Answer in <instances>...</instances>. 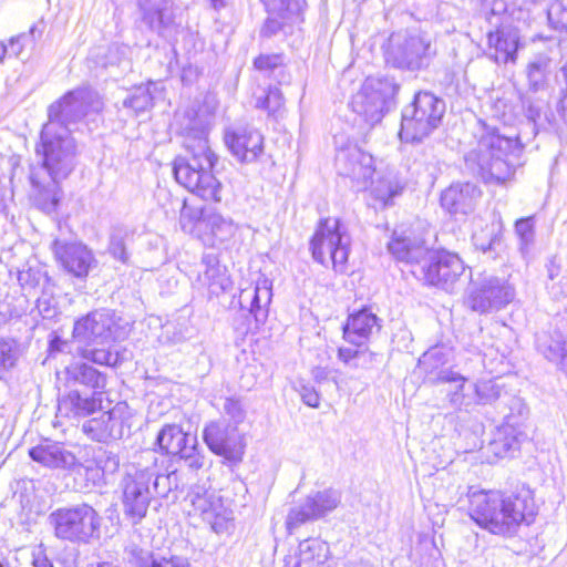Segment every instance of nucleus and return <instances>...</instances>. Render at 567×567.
Returning a JSON list of instances; mask_svg holds the SVG:
<instances>
[{
    "instance_id": "nucleus-6",
    "label": "nucleus",
    "mask_w": 567,
    "mask_h": 567,
    "mask_svg": "<svg viewBox=\"0 0 567 567\" xmlns=\"http://www.w3.org/2000/svg\"><path fill=\"white\" fill-rule=\"evenodd\" d=\"M445 102L429 91H421L402 111L400 136L417 143L429 137L441 124Z\"/></svg>"
},
{
    "instance_id": "nucleus-54",
    "label": "nucleus",
    "mask_w": 567,
    "mask_h": 567,
    "mask_svg": "<svg viewBox=\"0 0 567 567\" xmlns=\"http://www.w3.org/2000/svg\"><path fill=\"white\" fill-rule=\"evenodd\" d=\"M284 104V99L278 87H269L266 94L256 99L255 106L266 110L269 114L278 112Z\"/></svg>"
},
{
    "instance_id": "nucleus-55",
    "label": "nucleus",
    "mask_w": 567,
    "mask_h": 567,
    "mask_svg": "<svg viewBox=\"0 0 567 567\" xmlns=\"http://www.w3.org/2000/svg\"><path fill=\"white\" fill-rule=\"evenodd\" d=\"M225 415L229 417L231 425H238L246 419V410L239 399L226 398L223 404Z\"/></svg>"
},
{
    "instance_id": "nucleus-61",
    "label": "nucleus",
    "mask_w": 567,
    "mask_h": 567,
    "mask_svg": "<svg viewBox=\"0 0 567 567\" xmlns=\"http://www.w3.org/2000/svg\"><path fill=\"white\" fill-rule=\"evenodd\" d=\"M300 396L305 404L311 408H318L320 404V396L313 386L310 385H301Z\"/></svg>"
},
{
    "instance_id": "nucleus-8",
    "label": "nucleus",
    "mask_w": 567,
    "mask_h": 567,
    "mask_svg": "<svg viewBox=\"0 0 567 567\" xmlns=\"http://www.w3.org/2000/svg\"><path fill=\"white\" fill-rule=\"evenodd\" d=\"M399 89L392 78H368L352 96L351 107L365 123L373 126L389 111Z\"/></svg>"
},
{
    "instance_id": "nucleus-28",
    "label": "nucleus",
    "mask_w": 567,
    "mask_h": 567,
    "mask_svg": "<svg viewBox=\"0 0 567 567\" xmlns=\"http://www.w3.org/2000/svg\"><path fill=\"white\" fill-rule=\"evenodd\" d=\"M380 319L369 308L350 315L342 328L343 339L352 344H363L374 331L381 328Z\"/></svg>"
},
{
    "instance_id": "nucleus-15",
    "label": "nucleus",
    "mask_w": 567,
    "mask_h": 567,
    "mask_svg": "<svg viewBox=\"0 0 567 567\" xmlns=\"http://www.w3.org/2000/svg\"><path fill=\"white\" fill-rule=\"evenodd\" d=\"M515 296V288L507 279L489 276L473 282L467 303L472 310L487 313L505 308Z\"/></svg>"
},
{
    "instance_id": "nucleus-26",
    "label": "nucleus",
    "mask_w": 567,
    "mask_h": 567,
    "mask_svg": "<svg viewBox=\"0 0 567 567\" xmlns=\"http://www.w3.org/2000/svg\"><path fill=\"white\" fill-rule=\"evenodd\" d=\"M101 393L96 391L87 394L78 390H70L59 399L58 413L62 417L80 420L97 412L101 409Z\"/></svg>"
},
{
    "instance_id": "nucleus-42",
    "label": "nucleus",
    "mask_w": 567,
    "mask_h": 567,
    "mask_svg": "<svg viewBox=\"0 0 567 567\" xmlns=\"http://www.w3.org/2000/svg\"><path fill=\"white\" fill-rule=\"evenodd\" d=\"M515 235L518 238V250L524 259H527L535 244V217L519 218L514 225Z\"/></svg>"
},
{
    "instance_id": "nucleus-20",
    "label": "nucleus",
    "mask_w": 567,
    "mask_h": 567,
    "mask_svg": "<svg viewBox=\"0 0 567 567\" xmlns=\"http://www.w3.org/2000/svg\"><path fill=\"white\" fill-rule=\"evenodd\" d=\"M56 261L76 278H85L97 265L93 251L80 241L56 238L51 244Z\"/></svg>"
},
{
    "instance_id": "nucleus-34",
    "label": "nucleus",
    "mask_w": 567,
    "mask_h": 567,
    "mask_svg": "<svg viewBox=\"0 0 567 567\" xmlns=\"http://www.w3.org/2000/svg\"><path fill=\"white\" fill-rule=\"evenodd\" d=\"M195 437L184 432L178 424H165L156 435L155 445L164 454L177 456Z\"/></svg>"
},
{
    "instance_id": "nucleus-13",
    "label": "nucleus",
    "mask_w": 567,
    "mask_h": 567,
    "mask_svg": "<svg viewBox=\"0 0 567 567\" xmlns=\"http://www.w3.org/2000/svg\"><path fill=\"white\" fill-rule=\"evenodd\" d=\"M203 441L215 455L225 462L237 464L245 453V441L236 425L225 419L208 422L203 430Z\"/></svg>"
},
{
    "instance_id": "nucleus-46",
    "label": "nucleus",
    "mask_w": 567,
    "mask_h": 567,
    "mask_svg": "<svg viewBox=\"0 0 567 567\" xmlns=\"http://www.w3.org/2000/svg\"><path fill=\"white\" fill-rule=\"evenodd\" d=\"M152 551L134 539H131L124 549V559L135 567H150L154 560Z\"/></svg>"
},
{
    "instance_id": "nucleus-52",
    "label": "nucleus",
    "mask_w": 567,
    "mask_h": 567,
    "mask_svg": "<svg viewBox=\"0 0 567 567\" xmlns=\"http://www.w3.org/2000/svg\"><path fill=\"white\" fill-rule=\"evenodd\" d=\"M475 392L480 403L488 404L502 396V386L496 380L480 381L475 383Z\"/></svg>"
},
{
    "instance_id": "nucleus-59",
    "label": "nucleus",
    "mask_w": 567,
    "mask_h": 567,
    "mask_svg": "<svg viewBox=\"0 0 567 567\" xmlns=\"http://www.w3.org/2000/svg\"><path fill=\"white\" fill-rule=\"evenodd\" d=\"M17 354L11 342L0 340V372L7 371L16 363Z\"/></svg>"
},
{
    "instance_id": "nucleus-14",
    "label": "nucleus",
    "mask_w": 567,
    "mask_h": 567,
    "mask_svg": "<svg viewBox=\"0 0 567 567\" xmlns=\"http://www.w3.org/2000/svg\"><path fill=\"white\" fill-rule=\"evenodd\" d=\"M185 503L189 506L188 515L200 517L214 532L223 533L227 529L230 513L224 506L221 497L210 486L207 487L205 484L192 486Z\"/></svg>"
},
{
    "instance_id": "nucleus-53",
    "label": "nucleus",
    "mask_w": 567,
    "mask_h": 567,
    "mask_svg": "<svg viewBox=\"0 0 567 567\" xmlns=\"http://www.w3.org/2000/svg\"><path fill=\"white\" fill-rule=\"evenodd\" d=\"M547 63L544 60H536L527 65V79L529 90L538 92L545 85Z\"/></svg>"
},
{
    "instance_id": "nucleus-18",
    "label": "nucleus",
    "mask_w": 567,
    "mask_h": 567,
    "mask_svg": "<svg viewBox=\"0 0 567 567\" xmlns=\"http://www.w3.org/2000/svg\"><path fill=\"white\" fill-rule=\"evenodd\" d=\"M341 503V493L333 488H326L308 495L305 501L292 507L287 516L286 525L289 530L302 524L318 520L333 512Z\"/></svg>"
},
{
    "instance_id": "nucleus-51",
    "label": "nucleus",
    "mask_w": 567,
    "mask_h": 567,
    "mask_svg": "<svg viewBox=\"0 0 567 567\" xmlns=\"http://www.w3.org/2000/svg\"><path fill=\"white\" fill-rule=\"evenodd\" d=\"M507 10L505 0H487L484 4L485 20L492 28L503 27V17Z\"/></svg>"
},
{
    "instance_id": "nucleus-31",
    "label": "nucleus",
    "mask_w": 567,
    "mask_h": 567,
    "mask_svg": "<svg viewBox=\"0 0 567 567\" xmlns=\"http://www.w3.org/2000/svg\"><path fill=\"white\" fill-rule=\"evenodd\" d=\"M519 425V421H515L513 414L505 415V423L491 442L492 450L497 456L504 457L513 454L527 440V434L518 429Z\"/></svg>"
},
{
    "instance_id": "nucleus-32",
    "label": "nucleus",
    "mask_w": 567,
    "mask_h": 567,
    "mask_svg": "<svg viewBox=\"0 0 567 567\" xmlns=\"http://www.w3.org/2000/svg\"><path fill=\"white\" fill-rule=\"evenodd\" d=\"M388 249L396 260L411 265L412 269L426 261L430 251L423 240L399 236L392 238Z\"/></svg>"
},
{
    "instance_id": "nucleus-43",
    "label": "nucleus",
    "mask_w": 567,
    "mask_h": 567,
    "mask_svg": "<svg viewBox=\"0 0 567 567\" xmlns=\"http://www.w3.org/2000/svg\"><path fill=\"white\" fill-rule=\"evenodd\" d=\"M73 471H75V485L80 489H92L104 484V475L91 461L86 462V464H80L76 461V466Z\"/></svg>"
},
{
    "instance_id": "nucleus-60",
    "label": "nucleus",
    "mask_w": 567,
    "mask_h": 567,
    "mask_svg": "<svg viewBox=\"0 0 567 567\" xmlns=\"http://www.w3.org/2000/svg\"><path fill=\"white\" fill-rule=\"evenodd\" d=\"M37 308L43 319H53L59 312L55 300L45 293L37 298Z\"/></svg>"
},
{
    "instance_id": "nucleus-63",
    "label": "nucleus",
    "mask_w": 567,
    "mask_h": 567,
    "mask_svg": "<svg viewBox=\"0 0 567 567\" xmlns=\"http://www.w3.org/2000/svg\"><path fill=\"white\" fill-rule=\"evenodd\" d=\"M281 28H282V23L279 19L268 18L261 28L260 34L262 37L269 38V37L275 35L278 31H280Z\"/></svg>"
},
{
    "instance_id": "nucleus-1",
    "label": "nucleus",
    "mask_w": 567,
    "mask_h": 567,
    "mask_svg": "<svg viewBox=\"0 0 567 567\" xmlns=\"http://www.w3.org/2000/svg\"><path fill=\"white\" fill-rule=\"evenodd\" d=\"M35 154L41 159L32 167L30 182L37 206L47 213L55 210L60 200V182L65 179L76 165L78 147L70 132L41 130Z\"/></svg>"
},
{
    "instance_id": "nucleus-2",
    "label": "nucleus",
    "mask_w": 567,
    "mask_h": 567,
    "mask_svg": "<svg viewBox=\"0 0 567 567\" xmlns=\"http://www.w3.org/2000/svg\"><path fill=\"white\" fill-rule=\"evenodd\" d=\"M468 497L471 518L494 535L514 536L520 525L534 516V502L528 489L508 495L475 491Z\"/></svg>"
},
{
    "instance_id": "nucleus-23",
    "label": "nucleus",
    "mask_w": 567,
    "mask_h": 567,
    "mask_svg": "<svg viewBox=\"0 0 567 567\" xmlns=\"http://www.w3.org/2000/svg\"><path fill=\"white\" fill-rule=\"evenodd\" d=\"M196 234L204 245L218 247L229 241L237 231L233 219L221 214L204 209L195 221Z\"/></svg>"
},
{
    "instance_id": "nucleus-33",
    "label": "nucleus",
    "mask_w": 567,
    "mask_h": 567,
    "mask_svg": "<svg viewBox=\"0 0 567 567\" xmlns=\"http://www.w3.org/2000/svg\"><path fill=\"white\" fill-rule=\"evenodd\" d=\"M371 195L383 206L392 204L393 198L400 196L405 187V182L392 169L379 174L375 181L370 179Z\"/></svg>"
},
{
    "instance_id": "nucleus-19",
    "label": "nucleus",
    "mask_w": 567,
    "mask_h": 567,
    "mask_svg": "<svg viewBox=\"0 0 567 567\" xmlns=\"http://www.w3.org/2000/svg\"><path fill=\"white\" fill-rule=\"evenodd\" d=\"M141 21L146 28L165 40H175L181 23L172 0H137Z\"/></svg>"
},
{
    "instance_id": "nucleus-10",
    "label": "nucleus",
    "mask_w": 567,
    "mask_h": 567,
    "mask_svg": "<svg viewBox=\"0 0 567 567\" xmlns=\"http://www.w3.org/2000/svg\"><path fill=\"white\" fill-rule=\"evenodd\" d=\"M436 54L431 39L422 33L393 37L386 61L394 68L417 71L425 68Z\"/></svg>"
},
{
    "instance_id": "nucleus-36",
    "label": "nucleus",
    "mask_w": 567,
    "mask_h": 567,
    "mask_svg": "<svg viewBox=\"0 0 567 567\" xmlns=\"http://www.w3.org/2000/svg\"><path fill=\"white\" fill-rule=\"evenodd\" d=\"M156 467L157 461H155L153 467H145L141 470L151 476V488L154 499L156 497L166 498L171 492L178 488L179 477L177 468L169 465L165 470V473H159Z\"/></svg>"
},
{
    "instance_id": "nucleus-37",
    "label": "nucleus",
    "mask_w": 567,
    "mask_h": 567,
    "mask_svg": "<svg viewBox=\"0 0 567 567\" xmlns=\"http://www.w3.org/2000/svg\"><path fill=\"white\" fill-rule=\"evenodd\" d=\"M473 244L483 252L498 255L503 247V223L501 219L492 221L480 231L473 234Z\"/></svg>"
},
{
    "instance_id": "nucleus-44",
    "label": "nucleus",
    "mask_w": 567,
    "mask_h": 567,
    "mask_svg": "<svg viewBox=\"0 0 567 567\" xmlns=\"http://www.w3.org/2000/svg\"><path fill=\"white\" fill-rule=\"evenodd\" d=\"M81 354L84 359L100 365L115 367L120 362L117 351H112L110 344L85 343Z\"/></svg>"
},
{
    "instance_id": "nucleus-4",
    "label": "nucleus",
    "mask_w": 567,
    "mask_h": 567,
    "mask_svg": "<svg viewBox=\"0 0 567 567\" xmlns=\"http://www.w3.org/2000/svg\"><path fill=\"white\" fill-rule=\"evenodd\" d=\"M477 146L465 156V163L485 183H504L514 174L509 156L519 151L517 141L501 135L496 127L478 122Z\"/></svg>"
},
{
    "instance_id": "nucleus-48",
    "label": "nucleus",
    "mask_w": 567,
    "mask_h": 567,
    "mask_svg": "<svg viewBox=\"0 0 567 567\" xmlns=\"http://www.w3.org/2000/svg\"><path fill=\"white\" fill-rule=\"evenodd\" d=\"M177 456L192 471H199L206 464V456L204 451L199 449L197 437L193 439Z\"/></svg>"
},
{
    "instance_id": "nucleus-12",
    "label": "nucleus",
    "mask_w": 567,
    "mask_h": 567,
    "mask_svg": "<svg viewBox=\"0 0 567 567\" xmlns=\"http://www.w3.org/2000/svg\"><path fill=\"white\" fill-rule=\"evenodd\" d=\"M464 271L465 266L461 258L446 251H429L426 261H423L417 268L411 269V272L420 281L444 290H451Z\"/></svg>"
},
{
    "instance_id": "nucleus-62",
    "label": "nucleus",
    "mask_w": 567,
    "mask_h": 567,
    "mask_svg": "<svg viewBox=\"0 0 567 567\" xmlns=\"http://www.w3.org/2000/svg\"><path fill=\"white\" fill-rule=\"evenodd\" d=\"M150 567H189V564L183 557L173 556L171 558H154Z\"/></svg>"
},
{
    "instance_id": "nucleus-49",
    "label": "nucleus",
    "mask_w": 567,
    "mask_h": 567,
    "mask_svg": "<svg viewBox=\"0 0 567 567\" xmlns=\"http://www.w3.org/2000/svg\"><path fill=\"white\" fill-rule=\"evenodd\" d=\"M91 462L105 474L115 473L120 466V458L116 453L99 447L93 451Z\"/></svg>"
},
{
    "instance_id": "nucleus-64",
    "label": "nucleus",
    "mask_w": 567,
    "mask_h": 567,
    "mask_svg": "<svg viewBox=\"0 0 567 567\" xmlns=\"http://www.w3.org/2000/svg\"><path fill=\"white\" fill-rule=\"evenodd\" d=\"M509 410L511 412L508 414H513L515 421H517V417L524 419L528 413V409L525 403L522 401V399L516 396L511 398Z\"/></svg>"
},
{
    "instance_id": "nucleus-35",
    "label": "nucleus",
    "mask_w": 567,
    "mask_h": 567,
    "mask_svg": "<svg viewBox=\"0 0 567 567\" xmlns=\"http://www.w3.org/2000/svg\"><path fill=\"white\" fill-rule=\"evenodd\" d=\"M65 375L66 384L70 386L81 384L96 391L104 389L106 383L105 377L86 363H75L68 367Z\"/></svg>"
},
{
    "instance_id": "nucleus-24",
    "label": "nucleus",
    "mask_w": 567,
    "mask_h": 567,
    "mask_svg": "<svg viewBox=\"0 0 567 567\" xmlns=\"http://www.w3.org/2000/svg\"><path fill=\"white\" fill-rule=\"evenodd\" d=\"M225 143L240 163L258 162L265 154L264 136L254 127H239L227 132Z\"/></svg>"
},
{
    "instance_id": "nucleus-57",
    "label": "nucleus",
    "mask_w": 567,
    "mask_h": 567,
    "mask_svg": "<svg viewBox=\"0 0 567 567\" xmlns=\"http://www.w3.org/2000/svg\"><path fill=\"white\" fill-rule=\"evenodd\" d=\"M549 24L557 31H567V8L561 3L550 6L547 12Z\"/></svg>"
},
{
    "instance_id": "nucleus-56",
    "label": "nucleus",
    "mask_w": 567,
    "mask_h": 567,
    "mask_svg": "<svg viewBox=\"0 0 567 567\" xmlns=\"http://www.w3.org/2000/svg\"><path fill=\"white\" fill-rule=\"evenodd\" d=\"M37 25H32L28 33H21L12 38L8 43L9 55L20 58L24 48L33 44L35 40Z\"/></svg>"
},
{
    "instance_id": "nucleus-41",
    "label": "nucleus",
    "mask_w": 567,
    "mask_h": 567,
    "mask_svg": "<svg viewBox=\"0 0 567 567\" xmlns=\"http://www.w3.org/2000/svg\"><path fill=\"white\" fill-rule=\"evenodd\" d=\"M326 546L318 539H306L299 545V560L296 567H329L326 564Z\"/></svg>"
},
{
    "instance_id": "nucleus-5",
    "label": "nucleus",
    "mask_w": 567,
    "mask_h": 567,
    "mask_svg": "<svg viewBox=\"0 0 567 567\" xmlns=\"http://www.w3.org/2000/svg\"><path fill=\"white\" fill-rule=\"evenodd\" d=\"M54 536L74 545H91L101 538L103 517L87 503L63 506L48 517Z\"/></svg>"
},
{
    "instance_id": "nucleus-11",
    "label": "nucleus",
    "mask_w": 567,
    "mask_h": 567,
    "mask_svg": "<svg viewBox=\"0 0 567 567\" xmlns=\"http://www.w3.org/2000/svg\"><path fill=\"white\" fill-rule=\"evenodd\" d=\"M120 487L124 516L134 525L141 523L154 499L151 476L141 468H133L123 475Z\"/></svg>"
},
{
    "instance_id": "nucleus-25",
    "label": "nucleus",
    "mask_w": 567,
    "mask_h": 567,
    "mask_svg": "<svg viewBox=\"0 0 567 567\" xmlns=\"http://www.w3.org/2000/svg\"><path fill=\"white\" fill-rule=\"evenodd\" d=\"M33 462L51 470L71 471L76 466V456L64 444L44 440L29 450Z\"/></svg>"
},
{
    "instance_id": "nucleus-29",
    "label": "nucleus",
    "mask_w": 567,
    "mask_h": 567,
    "mask_svg": "<svg viewBox=\"0 0 567 567\" xmlns=\"http://www.w3.org/2000/svg\"><path fill=\"white\" fill-rule=\"evenodd\" d=\"M489 50H494L493 56L497 63H515L519 44V35L516 29L496 27L487 32Z\"/></svg>"
},
{
    "instance_id": "nucleus-45",
    "label": "nucleus",
    "mask_w": 567,
    "mask_h": 567,
    "mask_svg": "<svg viewBox=\"0 0 567 567\" xmlns=\"http://www.w3.org/2000/svg\"><path fill=\"white\" fill-rule=\"evenodd\" d=\"M18 281L27 293L35 292L37 289L48 282L47 274L40 267H28L18 271Z\"/></svg>"
},
{
    "instance_id": "nucleus-17",
    "label": "nucleus",
    "mask_w": 567,
    "mask_h": 567,
    "mask_svg": "<svg viewBox=\"0 0 567 567\" xmlns=\"http://www.w3.org/2000/svg\"><path fill=\"white\" fill-rule=\"evenodd\" d=\"M131 412L126 403H117L110 411L91 417L82 425L83 432L96 442L121 440L130 433Z\"/></svg>"
},
{
    "instance_id": "nucleus-27",
    "label": "nucleus",
    "mask_w": 567,
    "mask_h": 567,
    "mask_svg": "<svg viewBox=\"0 0 567 567\" xmlns=\"http://www.w3.org/2000/svg\"><path fill=\"white\" fill-rule=\"evenodd\" d=\"M482 196L481 189L472 183L453 184L441 195V205L450 214L467 215L474 210Z\"/></svg>"
},
{
    "instance_id": "nucleus-3",
    "label": "nucleus",
    "mask_w": 567,
    "mask_h": 567,
    "mask_svg": "<svg viewBox=\"0 0 567 567\" xmlns=\"http://www.w3.org/2000/svg\"><path fill=\"white\" fill-rule=\"evenodd\" d=\"M185 154L173 163L176 182L204 200L220 202L221 183L213 174L217 156L204 131L189 133L184 141Z\"/></svg>"
},
{
    "instance_id": "nucleus-16",
    "label": "nucleus",
    "mask_w": 567,
    "mask_h": 567,
    "mask_svg": "<svg viewBox=\"0 0 567 567\" xmlns=\"http://www.w3.org/2000/svg\"><path fill=\"white\" fill-rule=\"evenodd\" d=\"M123 331L115 313L101 309L87 313L74 323L73 337L83 343L110 344L122 338Z\"/></svg>"
},
{
    "instance_id": "nucleus-38",
    "label": "nucleus",
    "mask_w": 567,
    "mask_h": 567,
    "mask_svg": "<svg viewBox=\"0 0 567 567\" xmlns=\"http://www.w3.org/2000/svg\"><path fill=\"white\" fill-rule=\"evenodd\" d=\"M271 296V284L267 278L259 279L256 282L252 293L248 295L247 291L241 292L243 299L249 297V312L255 317L257 322H264L267 318L266 307L269 305Z\"/></svg>"
},
{
    "instance_id": "nucleus-30",
    "label": "nucleus",
    "mask_w": 567,
    "mask_h": 567,
    "mask_svg": "<svg viewBox=\"0 0 567 567\" xmlns=\"http://www.w3.org/2000/svg\"><path fill=\"white\" fill-rule=\"evenodd\" d=\"M202 264L205 269L198 275L197 281L203 288L207 289L210 298L219 296L230 287L231 282L227 275V269L220 266L216 254H204Z\"/></svg>"
},
{
    "instance_id": "nucleus-9",
    "label": "nucleus",
    "mask_w": 567,
    "mask_h": 567,
    "mask_svg": "<svg viewBox=\"0 0 567 567\" xmlns=\"http://www.w3.org/2000/svg\"><path fill=\"white\" fill-rule=\"evenodd\" d=\"M94 97L95 94L85 87L66 92L48 106V121L42 128L55 132L65 130L72 134V126L82 122L91 109L99 111L100 103Z\"/></svg>"
},
{
    "instance_id": "nucleus-39",
    "label": "nucleus",
    "mask_w": 567,
    "mask_h": 567,
    "mask_svg": "<svg viewBox=\"0 0 567 567\" xmlns=\"http://www.w3.org/2000/svg\"><path fill=\"white\" fill-rule=\"evenodd\" d=\"M522 104L524 114L528 123L532 125L533 133L537 134L538 130L546 128V124L550 123L546 114V110L548 109L547 102L540 97H534L529 93H526L522 96Z\"/></svg>"
},
{
    "instance_id": "nucleus-7",
    "label": "nucleus",
    "mask_w": 567,
    "mask_h": 567,
    "mask_svg": "<svg viewBox=\"0 0 567 567\" xmlns=\"http://www.w3.org/2000/svg\"><path fill=\"white\" fill-rule=\"evenodd\" d=\"M351 237L346 226L337 218H323L319 221L310 241L316 261L323 266L332 265L339 272L346 270L350 252Z\"/></svg>"
},
{
    "instance_id": "nucleus-50",
    "label": "nucleus",
    "mask_w": 567,
    "mask_h": 567,
    "mask_svg": "<svg viewBox=\"0 0 567 567\" xmlns=\"http://www.w3.org/2000/svg\"><path fill=\"white\" fill-rule=\"evenodd\" d=\"M548 279L551 281V285H548L551 293L556 298H561L566 296L565 287L567 286V277L560 276L561 266L557 261L556 257H553L548 260L546 265Z\"/></svg>"
},
{
    "instance_id": "nucleus-58",
    "label": "nucleus",
    "mask_w": 567,
    "mask_h": 567,
    "mask_svg": "<svg viewBox=\"0 0 567 567\" xmlns=\"http://www.w3.org/2000/svg\"><path fill=\"white\" fill-rule=\"evenodd\" d=\"M284 60L280 54H260L254 61L256 70L264 73H272L282 66Z\"/></svg>"
},
{
    "instance_id": "nucleus-47",
    "label": "nucleus",
    "mask_w": 567,
    "mask_h": 567,
    "mask_svg": "<svg viewBox=\"0 0 567 567\" xmlns=\"http://www.w3.org/2000/svg\"><path fill=\"white\" fill-rule=\"evenodd\" d=\"M151 83L147 86L136 87L124 101V107L132 109L136 114L145 112L153 105Z\"/></svg>"
},
{
    "instance_id": "nucleus-22",
    "label": "nucleus",
    "mask_w": 567,
    "mask_h": 567,
    "mask_svg": "<svg viewBox=\"0 0 567 567\" xmlns=\"http://www.w3.org/2000/svg\"><path fill=\"white\" fill-rule=\"evenodd\" d=\"M451 355V349L445 346L432 347L419 359V368L424 372L425 380L432 384L458 382L457 389H463L466 378L446 367Z\"/></svg>"
},
{
    "instance_id": "nucleus-40",
    "label": "nucleus",
    "mask_w": 567,
    "mask_h": 567,
    "mask_svg": "<svg viewBox=\"0 0 567 567\" xmlns=\"http://www.w3.org/2000/svg\"><path fill=\"white\" fill-rule=\"evenodd\" d=\"M134 234L131 229L124 226H114L110 231L109 237V254L120 262L126 265L130 260L127 251L128 244L133 240Z\"/></svg>"
},
{
    "instance_id": "nucleus-21",
    "label": "nucleus",
    "mask_w": 567,
    "mask_h": 567,
    "mask_svg": "<svg viewBox=\"0 0 567 567\" xmlns=\"http://www.w3.org/2000/svg\"><path fill=\"white\" fill-rule=\"evenodd\" d=\"M336 164L341 176L348 177L360 192L369 188L374 174L373 157L357 146L342 148L337 153Z\"/></svg>"
}]
</instances>
